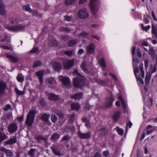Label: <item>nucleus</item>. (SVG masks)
I'll list each match as a JSON object with an SVG mask.
<instances>
[{
    "instance_id": "ddd939ff",
    "label": "nucleus",
    "mask_w": 157,
    "mask_h": 157,
    "mask_svg": "<svg viewBox=\"0 0 157 157\" xmlns=\"http://www.w3.org/2000/svg\"><path fill=\"white\" fill-rule=\"evenodd\" d=\"M95 49V46L93 44H91L87 47V52L89 54H92L94 51Z\"/></svg>"
},
{
    "instance_id": "58836bf2",
    "label": "nucleus",
    "mask_w": 157,
    "mask_h": 157,
    "mask_svg": "<svg viewBox=\"0 0 157 157\" xmlns=\"http://www.w3.org/2000/svg\"><path fill=\"white\" fill-rule=\"evenodd\" d=\"M100 65L103 67H105L106 66L105 61L103 58H101L99 61Z\"/></svg>"
},
{
    "instance_id": "e433bc0d",
    "label": "nucleus",
    "mask_w": 157,
    "mask_h": 157,
    "mask_svg": "<svg viewBox=\"0 0 157 157\" xmlns=\"http://www.w3.org/2000/svg\"><path fill=\"white\" fill-rule=\"evenodd\" d=\"M86 65L85 62L84 61H83L81 65V67L82 69L85 72L87 73V70L86 67Z\"/></svg>"
},
{
    "instance_id": "0e129e2a",
    "label": "nucleus",
    "mask_w": 157,
    "mask_h": 157,
    "mask_svg": "<svg viewBox=\"0 0 157 157\" xmlns=\"http://www.w3.org/2000/svg\"><path fill=\"white\" fill-rule=\"evenodd\" d=\"M65 20L68 21H70L71 19V16H68L66 15L64 16Z\"/></svg>"
},
{
    "instance_id": "9d476101",
    "label": "nucleus",
    "mask_w": 157,
    "mask_h": 157,
    "mask_svg": "<svg viewBox=\"0 0 157 157\" xmlns=\"http://www.w3.org/2000/svg\"><path fill=\"white\" fill-rule=\"evenodd\" d=\"M74 63V60H66L63 63V65L65 68H69L72 67Z\"/></svg>"
},
{
    "instance_id": "a19ab883",
    "label": "nucleus",
    "mask_w": 157,
    "mask_h": 157,
    "mask_svg": "<svg viewBox=\"0 0 157 157\" xmlns=\"http://www.w3.org/2000/svg\"><path fill=\"white\" fill-rule=\"evenodd\" d=\"M59 30L61 31H64L67 32H70L71 30V29L64 27H60L59 28Z\"/></svg>"
},
{
    "instance_id": "de8ad7c7",
    "label": "nucleus",
    "mask_w": 157,
    "mask_h": 157,
    "mask_svg": "<svg viewBox=\"0 0 157 157\" xmlns=\"http://www.w3.org/2000/svg\"><path fill=\"white\" fill-rule=\"evenodd\" d=\"M88 35V34L87 33L85 32H82L78 34V36L79 37L84 38L87 36Z\"/></svg>"
},
{
    "instance_id": "c756f323",
    "label": "nucleus",
    "mask_w": 157,
    "mask_h": 157,
    "mask_svg": "<svg viewBox=\"0 0 157 157\" xmlns=\"http://www.w3.org/2000/svg\"><path fill=\"white\" fill-rule=\"evenodd\" d=\"M52 149L53 153L56 155L58 156H60L61 153L59 151L56 147H52Z\"/></svg>"
},
{
    "instance_id": "6ab92c4d",
    "label": "nucleus",
    "mask_w": 157,
    "mask_h": 157,
    "mask_svg": "<svg viewBox=\"0 0 157 157\" xmlns=\"http://www.w3.org/2000/svg\"><path fill=\"white\" fill-rule=\"evenodd\" d=\"M48 99L53 100H57L59 98L58 96L54 94H48L47 95Z\"/></svg>"
},
{
    "instance_id": "864d4df0",
    "label": "nucleus",
    "mask_w": 157,
    "mask_h": 157,
    "mask_svg": "<svg viewBox=\"0 0 157 157\" xmlns=\"http://www.w3.org/2000/svg\"><path fill=\"white\" fill-rule=\"evenodd\" d=\"M17 78L18 81L19 82H22L24 80V77L21 75H18Z\"/></svg>"
},
{
    "instance_id": "f3484780",
    "label": "nucleus",
    "mask_w": 157,
    "mask_h": 157,
    "mask_svg": "<svg viewBox=\"0 0 157 157\" xmlns=\"http://www.w3.org/2000/svg\"><path fill=\"white\" fill-rule=\"evenodd\" d=\"M6 55L7 58L12 62H17L18 60V58L10 54H6Z\"/></svg>"
},
{
    "instance_id": "393cba45",
    "label": "nucleus",
    "mask_w": 157,
    "mask_h": 157,
    "mask_svg": "<svg viewBox=\"0 0 157 157\" xmlns=\"http://www.w3.org/2000/svg\"><path fill=\"white\" fill-rule=\"evenodd\" d=\"M71 107L72 110H78L80 108L79 104L77 103H74L71 105Z\"/></svg>"
},
{
    "instance_id": "423d86ee",
    "label": "nucleus",
    "mask_w": 157,
    "mask_h": 157,
    "mask_svg": "<svg viewBox=\"0 0 157 157\" xmlns=\"http://www.w3.org/2000/svg\"><path fill=\"white\" fill-rule=\"evenodd\" d=\"M78 16L79 18L83 19L87 18L89 15L86 9L85 8H82L79 10Z\"/></svg>"
},
{
    "instance_id": "4c0bfd02",
    "label": "nucleus",
    "mask_w": 157,
    "mask_h": 157,
    "mask_svg": "<svg viewBox=\"0 0 157 157\" xmlns=\"http://www.w3.org/2000/svg\"><path fill=\"white\" fill-rule=\"evenodd\" d=\"M149 53V54L151 55V57L152 59H154L155 58V51L153 48H151Z\"/></svg>"
},
{
    "instance_id": "4468645a",
    "label": "nucleus",
    "mask_w": 157,
    "mask_h": 157,
    "mask_svg": "<svg viewBox=\"0 0 157 157\" xmlns=\"http://www.w3.org/2000/svg\"><path fill=\"white\" fill-rule=\"evenodd\" d=\"M151 32L153 37L157 39V24L155 25L152 24L151 25Z\"/></svg>"
},
{
    "instance_id": "dca6fc26",
    "label": "nucleus",
    "mask_w": 157,
    "mask_h": 157,
    "mask_svg": "<svg viewBox=\"0 0 157 157\" xmlns=\"http://www.w3.org/2000/svg\"><path fill=\"white\" fill-rule=\"evenodd\" d=\"M6 87V85L5 82L0 81V95L5 92Z\"/></svg>"
},
{
    "instance_id": "72a5a7b5",
    "label": "nucleus",
    "mask_w": 157,
    "mask_h": 157,
    "mask_svg": "<svg viewBox=\"0 0 157 157\" xmlns=\"http://www.w3.org/2000/svg\"><path fill=\"white\" fill-rule=\"evenodd\" d=\"M82 120L85 122V125L88 128H90L91 125L90 123L89 122V120L86 117H83L82 118Z\"/></svg>"
},
{
    "instance_id": "8fccbe9b",
    "label": "nucleus",
    "mask_w": 157,
    "mask_h": 157,
    "mask_svg": "<svg viewBox=\"0 0 157 157\" xmlns=\"http://www.w3.org/2000/svg\"><path fill=\"white\" fill-rule=\"evenodd\" d=\"M76 42V40H70L68 43V45L69 47L73 46Z\"/></svg>"
},
{
    "instance_id": "a878e982",
    "label": "nucleus",
    "mask_w": 157,
    "mask_h": 157,
    "mask_svg": "<svg viewBox=\"0 0 157 157\" xmlns=\"http://www.w3.org/2000/svg\"><path fill=\"white\" fill-rule=\"evenodd\" d=\"M83 94L81 93L76 94L73 96H72L71 98H74L75 100H79L82 97Z\"/></svg>"
},
{
    "instance_id": "473e14b6",
    "label": "nucleus",
    "mask_w": 157,
    "mask_h": 157,
    "mask_svg": "<svg viewBox=\"0 0 157 157\" xmlns=\"http://www.w3.org/2000/svg\"><path fill=\"white\" fill-rule=\"evenodd\" d=\"M31 13H33V15L38 17V18L41 17H42V13H38L36 10H33Z\"/></svg>"
},
{
    "instance_id": "4d7b16f0",
    "label": "nucleus",
    "mask_w": 157,
    "mask_h": 157,
    "mask_svg": "<svg viewBox=\"0 0 157 157\" xmlns=\"http://www.w3.org/2000/svg\"><path fill=\"white\" fill-rule=\"evenodd\" d=\"M132 125V123L130 121H129L126 124V132L128 129V127L129 128H131Z\"/></svg>"
},
{
    "instance_id": "6e6552de",
    "label": "nucleus",
    "mask_w": 157,
    "mask_h": 157,
    "mask_svg": "<svg viewBox=\"0 0 157 157\" xmlns=\"http://www.w3.org/2000/svg\"><path fill=\"white\" fill-rule=\"evenodd\" d=\"M59 79L62 81L63 84L67 87H69L70 86V83L69 78L67 77H65L63 76H60Z\"/></svg>"
},
{
    "instance_id": "bb28decb",
    "label": "nucleus",
    "mask_w": 157,
    "mask_h": 157,
    "mask_svg": "<svg viewBox=\"0 0 157 157\" xmlns=\"http://www.w3.org/2000/svg\"><path fill=\"white\" fill-rule=\"evenodd\" d=\"M60 136V135L59 134L57 133H54L51 137V139L53 141H55L59 139Z\"/></svg>"
},
{
    "instance_id": "680f3d73",
    "label": "nucleus",
    "mask_w": 157,
    "mask_h": 157,
    "mask_svg": "<svg viewBox=\"0 0 157 157\" xmlns=\"http://www.w3.org/2000/svg\"><path fill=\"white\" fill-rule=\"evenodd\" d=\"M57 120V117L55 115H52L51 116V120L53 122H56Z\"/></svg>"
},
{
    "instance_id": "aec40b11",
    "label": "nucleus",
    "mask_w": 157,
    "mask_h": 157,
    "mask_svg": "<svg viewBox=\"0 0 157 157\" xmlns=\"http://www.w3.org/2000/svg\"><path fill=\"white\" fill-rule=\"evenodd\" d=\"M121 112L119 111H116L114 114L112 116V118L114 121H116L118 120L120 117Z\"/></svg>"
},
{
    "instance_id": "052dcab7",
    "label": "nucleus",
    "mask_w": 157,
    "mask_h": 157,
    "mask_svg": "<svg viewBox=\"0 0 157 157\" xmlns=\"http://www.w3.org/2000/svg\"><path fill=\"white\" fill-rule=\"evenodd\" d=\"M39 103L42 106H44L46 104V102L44 101V98H42L40 99Z\"/></svg>"
},
{
    "instance_id": "7ed1b4c3",
    "label": "nucleus",
    "mask_w": 157,
    "mask_h": 157,
    "mask_svg": "<svg viewBox=\"0 0 157 157\" xmlns=\"http://www.w3.org/2000/svg\"><path fill=\"white\" fill-rule=\"evenodd\" d=\"M100 6V0H90L89 6L90 11L93 15L96 14Z\"/></svg>"
},
{
    "instance_id": "f8f14e48",
    "label": "nucleus",
    "mask_w": 157,
    "mask_h": 157,
    "mask_svg": "<svg viewBox=\"0 0 157 157\" xmlns=\"http://www.w3.org/2000/svg\"><path fill=\"white\" fill-rule=\"evenodd\" d=\"M78 135L79 137L81 139H87L90 138V133H82L80 131L78 132Z\"/></svg>"
},
{
    "instance_id": "a211bd4d",
    "label": "nucleus",
    "mask_w": 157,
    "mask_h": 157,
    "mask_svg": "<svg viewBox=\"0 0 157 157\" xmlns=\"http://www.w3.org/2000/svg\"><path fill=\"white\" fill-rule=\"evenodd\" d=\"M119 96L118 97V99L121 101L122 105V108L123 109H126L127 108V104L123 100V98L120 94H118Z\"/></svg>"
},
{
    "instance_id": "79ce46f5",
    "label": "nucleus",
    "mask_w": 157,
    "mask_h": 157,
    "mask_svg": "<svg viewBox=\"0 0 157 157\" xmlns=\"http://www.w3.org/2000/svg\"><path fill=\"white\" fill-rule=\"evenodd\" d=\"M76 0H66L65 1V4L66 5H70L74 3Z\"/></svg>"
},
{
    "instance_id": "c9c22d12",
    "label": "nucleus",
    "mask_w": 157,
    "mask_h": 157,
    "mask_svg": "<svg viewBox=\"0 0 157 157\" xmlns=\"http://www.w3.org/2000/svg\"><path fill=\"white\" fill-rule=\"evenodd\" d=\"M8 138V137L5 134H4L2 132L0 133V143L4 140Z\"/></svg>"
},
{
    "instance_id": "69168bd1",
    "label": "nucleus",
    "mask_w": 157,
    "mask_h": 157,
    "mask_svg": "<svg viewBox=\"0 0 157 157\" xmlns=\"http://www.w3.org/2000/svg\"><path fill=\"white\" fill-rule=\"evenodd\" d=\"M11 108V105L10 104L7 105L5 107L4 110L5 111H7L10 109Z\"/></svg>"
},
{
    "instance_id": "37998d69",
    "label": "nucleus",
    "mask_w": 157,
    "mask_h": 157,
    "mask_svg": "<svg viewBox=\"0 0 157 157\" xmlns=\"http://www.w3.org/2000/svg\"><path fill=\"white\" fill-rule=\"evenodd\" d=\"M99 132L100 134L105 135L107 133V131L105 128H103L100 129Z\"/></svg>"
},
{
    "instance_id": "774afa93",
    "label": "nucleus",
    "mask_w": 157,
    "mask_h": 157,
    "mask_svg": "<svg viewBox=\"0 0 157 157\" xmlns=\"http://www.w3.org/2000/svg\"><path fill=\"white\" fill-rule=\"evenodd\" d=\"M109 75L110 76H111L113 78V79H114L115 80L117 81V78L115 76V75H114L112 74L111 73H110L109 74Z\"/></svg>"
},
{
    "instance_id": "1a4fd4ad",
    "label": "nucleus",
    "mask_w": 157,
    "mask_h": 157,
    "mask_svg": "<svg viewBox=\"0 0 157 157\" xmlns=\"http://www.w3.org/2000/svg\"><path fill=\"white\" fill-rule=\"evenodd\" d=\"M133 70L134 73L136 77L138 85H140V84L143 85L144 83L143 80L139 76H138L137 75V74L139 72V70L137 67H134Z\"/></svg>"
},
{
    "instance_id": "f03ea898",
    "label": "nucleus",
    "mask_w": 157,
    "mask_h": 157,
    "mask_svg": "<svg viewBox=\"0 0 157 157\" xmlns=\"http://www.w3.org/2000/svg\"><path fill=\"white\" fill-rule=\"evenodd\" d=\"M6 28L9 31L18 33L24 31L25 26V25L22 24H19L13 26H11L10 25L8 24L6 26Z\"/></svg>"
},
{
    "instance_id": "c85d7f7f",
    "label": "nucleus",
    "mask_w": 157,
    "mask_h": 157,
    "mask_svg": "<svg viewBox=\"0 0 157 157\" xmlns=\"http://www.w3.org/2000/svg\"><path fill=\"white\" fill-rule=\"evenodd\" d=\"M45 82L46 83H48L49 85H52L55 82V80L54 78H49L47 79Z\"/></svg>"
},
{
    "instance_id": "6e6d98bb",
    "label": "nucleus",
    "mask_w": 157,
    "mask_h": 157,
    "mask_svg": "<svg viewBox=\"0 0 157 157\" xmlns=\"http://www.w3.org/2000/svg\"><path fill=\"white\" fill-rule=\"evenodd\" d=\"M15 91L16 93L19 95H22L24 94V91L19 90L18 88H15Z\"/></svg>"
},
{
    "instance_id": "412c9836",
    "label": "nucleus",
    "mask_w": 157,
    "mask_h": 157,
    "mask_svg": "<svg viewBox=\"0 0 157 157\" xmlns=\"http://www.w3.org/2000/svg\"><path fill=\"white\" fill-rule=\"evenodd\" d=\"M52 67L56 71H58L61 69V65L60 63L55 62L53 63Z\"/></svg>"
},
{
    "instance_id": "7c9ffc66",
    "label": "nucleus",
    "mask_w": 157,
    "mask_h": 157,
    "mask_svg": "<svg viewBox=\"0 0 157 157\" xmlns=\"http://www.w3.org/2000/svg\"><path fill=\"white\" fill-rule=\"evenodd\" d=\"M10 23L11 24H17L19 21V19L17 17H11L10 19Z\"/></svg>"
},
{
    "instance_id": "cd10ccee",
    "label": "nucleus",
    "mask_w": 157,
    "mask_h": 157,
    "mask_svg": "<svg viewBox=\"0 0 157 157\" xmlns=\"http://www.w3.org/2000/svg\"><path fill=\"white\" fill-rule=\"evenodd\" d=\"M151 74L150 73H147L146 75L145 80V82L146 85H148L149 82L151 79Z\"/></svg>"
},
{
    "instance_id": "09e8293b",
    "label": "nucleus",
    "mask_w": 157,
    "mask_h": 157,
    "mask_svg": "<svg viewBox=\"0 0 157 157\" xmlns=\"http://www.w3.org/2000/svg\"><path fill=\"white\" fill-rule=\"evenodd\" d=\"M117 131L120 135L122 136L123 135L124 133V130L123 129L117 127Z\"/></svg>"
},
{
    "instance_id": "5fc2aeb1",
    "label": "nucleus",
    "mask_w": 157,
    "mask_h": 157,
    "mask_svg": "<svg viewBox=\"0 0 157 157\" xmlns=\"http://www.w3.org/2000/svg\"><path fill=\"white\" fill-rule=\"evenodd\" d=\"M73 52L72 51H67L64 52V54L69 56H71L73 54Z\"/></svg>"
},
{
    "instance_id": "49530a36",
    "label": "nucleus",
    "mask_w": 157,
    "mask_h": 157,
    "mask_svg": "<svg viewBox=\"0 0 157 157\" xmlns=\"http://www.w3.org/2000/svg\"><path fill=\"white\" fill-rule=\"evenodd\" d=\"M36 139L38 141H40V140H43L44 141H46L47 140V139L46 138H45L41 136H37L36 137Z\"/></svg>"
},
{
    "instance_id": "a18cd8bd",
    "label": "nucleus",
    "mask_w": 157,
    "mask_h": 157,
    "mask_svg": "<svg viewBox=\"0 0 157 157\" xmlns=\"http://www.w3.org/2000/svg\"><path fill=\"white\" fill-rule=\"evenodd\" d=\"M140 69L141 72V76L142 78H144V71L143 70V64L140 65Z\"/></svg>"
},
{
    "instance_id": "2eb2a0df",
    "label": "nucleus",
    "mask_w": 157,
    "mask_h": 157,
    "mask_svg": "<svg viewBox=\"0 0 157 157\" xmlns=\"http://www.w3.org/2000/svg\"><path fill=\"white\" fill-rule=\"evenodd\" d=\"M5 7V5L3 1L0 0V14L2 15H4L6 14Z\"/></svg>"
},
{
    "instance_id": "603ef678",
    "label": "nucleus",
    "mask_w": 157,
    "mask_h": 157,
    "mask_svg": "<svg viewBox=\"0 0 157 157\" xmlns=\"http://www.w3.org/2000/svg\"><path fill=\"white\" fill-rule=\"evenodd\" d=\"M38 50L39 49L37 47H34L33 48L29 51V52L32 53H35L37 52Z\"/></svg>"
},
{
    "instance_id": "4be33fe9",
    "label": "nucleus",
    "mask_w": 157,
    "mask_h": 157,
    "mask_svg": "<svg viewBox=\"0 0 157 157\" xmlns=\"http://www.w3.org/2000/svg\"><path fill=\"white\" fill-rule=\"evenodd\" d=\"M36 75L39 77L40 84L41 85L43 82V77L44 75V72L42 71H40L36 73Z\"/></svg>"
},
{
    "instance_id": "13d9d810",
    "label": "nucleus",
    "mask_w": 157,
    "mask_h": 157,
    "mask_svg": "<svg viewBox=\"0 0 157 157\" xmlns=\"http://www.w3.org/2000/svg\"><path fill=\"white\" fill-rule=\"evenodd\" d=\"M133 67H137L136 66V65H135V63L136 62L137 63H139L140 62L139 59L136 58L135 59L133 57ZM137 68H138V67Z\"/></svg>"
},
{
    "instance_id": "bf43d9fd",
    "label": "nucleus",
    "mask_w": 157,
    "mask_h": 157,
    "mask_svg": "<svg viewBox=\"0 0 157 157\" xmlns=\"http://www.w3.org/2000/svg\"><path fill=\"white\" fill-rule=\"evenodd\" d=\"M75 114H73L70 117V120L69 121V122L71 123H73L74 122V119H75Z\"/></svg>"
},
{
    "instance_id": "b1692460",
    "label": "nucleus",
    "mask_w": 157,
    "mask_h": 157,
    "mask_svg": "<svg viewBox=\"0 0 157 157\" xmlns=\"http://www.w3.org/2000/svg\"><path fill=\"white\" fill-rule=\"evenodd\" d=\"M17 142V139L16 137H14L13 138L6 141L5 144V145L7 144L11 145L12 144H14Z\"/></svg>"
},
{
    "instance_id": "39448f33",
    "label": "nucleus",
    "mask_w": 157,
    "mask_h": 157,
    "mask_svg": "<svg viewBox=\"0 0 157 157\" xmlns=\"http://www.w3.org/2000/svg\"><path fill=\"white\" fill-rule=\"evenodd\" d=\"M35 112L34 110L31 111L28 114L26 121V124L29 126H31L33 122L35 115Z\"/></svg>"
},
{
    "instance_id": "20e7f679",
    "label": "nucleus",
    "mask_w": 157,
    "mask_h": 157,
    "mask_svg": "<svg viewBox=\"0 0 157 157\" xmlns=\"http://www.w3.org/2000/svg\"><path fill=\"white\" fill-rule=\"evenodd\" d=\"M114 101L113 95L112 94L110 96H107L105 98V101L104 106L106 108L108 109L111 107L113 105V103Z\"/></svg>"
},
{
    "instance_id": "5701e85b",
    "label": "nucleus",
    "mask_w": 157,
    "mask_h": 157,
    "mask_svg": "<svg viewBox=\"0 0 157 157\" xmlns=\"http://www.w3.org/2000/svg\"><path fill=\"white\" fill-rule=\"evenodd\" d=\"M30 6L29 4L23 6L22 7L23 10L29 13H31L32 10L30 8Z\"/></svg>"
},
{
    "instance_id": "e2e57ef3",
    "label": "nucleus",
    "mask_w": 157,
    "mask_h": 157,
    "mask_svg": "<svg viewBox=\"0 0 157 157\" xmlns=\"http://www.w3.org/2000/svg\"><path fill=\"white\" fill-rule=\"evenodd\" d=\"M157 69V65H156V63L154 64L153 67L152 68L151 73V74L155 72L156 71V70Z\"/></svg>"
},
{
    "instance_id": "3c124183",
    "label": "nucleus",
    "mask_w": 157,
    "mask_h": 157,
    "mask_svg": "<svg viewBox=\"0 0 157 157\" xmlns=\"http://www.w3.org/2000/svg\"><path fill=\"white\" fill-rule=\"evenodd\" d=\"M7 156L11 157L13 156V154L12 151L9 150L7 149L5 152Z\"/></svg>"
},
{
    "instance_id": "c03bdc74",
    "label": "nucleus",
    "mask_w": 157,
    "mask_h": 157,
    "mask_svg": "<svg viewBox=\"0 0 157 157\" xmlns=\"http://www.w3.org/2000/svg\"><path fill=\"white\" fill-rule=\"evenodd\" d=\"M141 28L142 30L146 32H147L148 30H149L150 28V26L149 25H148L147 26L144 27V25L143 24H141Z\"/></svg>"
},
{
    "instance_id": "f704fd0d",
    "label": "nucleus",
    "mask_w": 157,
    "mask_h": 157,
    "mask_svg": "<svg viewBox=\"0 0 157 157\" xmlns=\"http://www.w3.org/2000/svg\"><path fill=\"white\" fill-rule=\"evenodd\" d=\"M42 65V63L41 61H40L37 60L34 62L33 66V67H36L40 66Z\"/></svg>"
},
{
    "instance_id": "0eeeda50",
    "label": "nucleus",
    "mask_w": 157,
    "mask_h": 157,
    "mask_svg": "<svg viewBox=\"0 0 157 157\" xmlns=\"http://www.w3.org/2000/svg\"><path fill=\"white\" fill-rule=\"evenodd\" d=\"M17 124L13 123L8 125L7 129L9 133L13 134L17 131Z\"/></svg>"
},
{
    "instance_id": "2f4dec72",
    "label": "nucleus",
    "mask_w": 157,
    "mask_h": 157,
    "mask_svg": "<svg viewBox=\"0 0 157 157\" xmlns=\"http://www.w3.org/2000/svg\"><path fill=\"white\" fill-rule=\"evenodd\" d=\"M49 117V114L45 113L42 116L41 119L43 121L47 122L48 121Z\"/></svg>"
},
{
    "instance_id": "ea45409f",
    "label": "nucleus",
    "mask_w": 157,
    "mask_h": 157,
    "mask_svg": "<svg viewBox=\"0 0 157 157\" xmlns=\"http://www.w3.org/2000/svg\"><path fill=\"white\" fill-rule=\"evenodd\" d=\"M57 44L56 40H50L49 45L50 46H56Z\"/></svg>"
},
{
    "instance_id": "9b49d317",
    "label": "nucleus",
    "mask_w": 157,
    "mask_h": 157,
    "mask_svg": "<svg viewBox=\"0 0 157 157\" xmlns=\"http://www.w3.org/2000/svg\"><path fill=\"white\" fill-rule=\"evenodd\" d=\"M147 91V90L146 86L144 87V89L141 90L143 101L145 105L147 104V98L148 97V95H146V93Z\"/></svg>"
},
{
    "instance_id": "338daca9",
    "label": "nucleus",
    "mask_w": 157,
    "mask_h": 157,
    "mask_svg": "<svg viewBox=\"0 0 157 157\" xmlns=\"http://www.w3.org/2000/svg\"><path fill=\"white\" fill-rule=\"evenodd\" d=\"M35 150L33 149H31L29 152V154L30 156H32L34 155V152Z\"/></svg>"
},
{
    "instance_id": "f257e3e1",
    "label": "nucleus",
    "mask_w": 157,
    "mask_h": 157,
    "mask_svg": "<svg viewBox=\"0 0 157 157\" xmlns=\"http://www.w3.org/2000/svg\"><path fill=\"white\" fill-rule=\"evenodd\" d=\"M73 74L76 76L77 78L73 79V83L74 86L76 87H81L83 86L85 83V78L83 75L80 74L77 70H75Z\"/></svg>"
}]
</instances>
